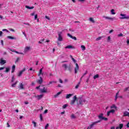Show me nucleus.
<instances>
[{
	"mask_svg": "<svg viewBox=\"0 0 129 129\" xmlns=\"http://www.w3.org/2000/svg\"><path fill=\"white\" fill-rule=\"evenodd\" d=\"M68 37H70L71 39H73V40H75V41H76L77 40V38H76V37L72 36L70 33H68Z\"/></svg>",
	"mask_w": 129,
	"mask_h": 129,
	"instance_id": "6e6552de",
	"label": "nucleus"
},
{
	"mask_svg": "<svg viewBox=\"0 0 129 129\" xmlns=\"http://www.w3.org/2000/svg\"><path fill=\"white\" fill-rule=\"evenodd\" d=\"M10 51H11V52H14V53H16L17 51L15 50V49H9Z\"/></svg>",
	"mask_w": 129,
	"mask_h": 129,
	"instance_id": "49530a36",
	"label": "nucleus"
},
{
	"mask_svg": "<svg viewBox=\"0 0 129 129\" xmlns=\"http://www.w3.org/2000/svg\"><path fill=\"white\" fill-rule=\"evenodd\" d=\"M16 53H17V54H20V55H24V53H23V52H19V51H16Z\"/></svg>",
	"mask_w": 129,
	"mask_h": 129,
	"instance_id": "79ce46f5",
	"label": "nucleus"
},
{
	"mask_svg": "<svg viewBox=\"0 0 129 129\" xmlns=\"http://www.w3.org/2000/svg\"><path fill=\"white\" fill-rule=\"evenodd\" d=\"M15 70H16V66L13 65L12 68V73H14V72H15Z\"/></svg>",
	"mask_w": 129,
	"mask_h": 129,
	"instance_id": "aec40b11",
	"label": "nucleus"
},
{
	"mask_svg": "<svg viewBox=\"0 0 129 129\" xmlns=\"http://www.w3.org/2000/svg\"><path fill=\"white\" fill-rule=\"evenodd\" d=\"M122 36H123L122 33H120V34L118 35V37H122Z\"/></svg>",
	"mask_w": 129,
	"mask_h": 129,
	"instance_id": "603ef678",
	"label": "nucleus"
},
{
	"mask_svg": "<svg viewBox=\"0 0 129 129\" xmlns=\"http://www.w3.org/2000/svg\"><path fill=\"white\" fill-rule=\"evenodd\" d=\"M45 41V39H43L40 40V41H38L39 44H42V42H44Z\"/></svg>",
	"mask_w": 129,
	"mask_h": 129,
	"instance_id": "4c0bfd02",
	"label": "nucleus"
},
{
	"mask_svg": "<svg viewBox=\"0 0 129 129\" xmlns=\"http://www.w3.org/2000/svg\"><path fill=\"white\" fill-rule=\"evenodd\" d=\"M62 67L64 68L65 70H67V64H64L62 65Z\"/></svg>",
	"mask_w": 129,
	"mask_h": 129,
	"instance_id": "72a5a7b5",
	"label": "nucleus"
},
{
	"mask_svg": "<svg viewBox=\"0 0 129 129\" xmlns=\"http://www.w3.org/2000/svg\"><path fill=\"white\" fill-rule=\"evenodd\" d=\"M76 99H77V97L75 95L74 96L73 100L71 101V104H74L76 101Z\"/></svg>",
	"mask_w": 129,
	"mask_h": 129,
	"instance_id": "0eeeda50",
	"label": "nucleus"
},
{
	"mask_svg": "<svg viewBox=\"0 0 129 129\" xmlns=\"http://www.w3.org/2000/svg\"><path fill=\"white\" fill-rule=\"evenodd\" d=\"M52 83H57V81H51L47 84V85H50V84H52Z\"/></svg>",
	"mask_w": 129,
	"mask_h": 129,
	"instance_id": "2f4dec72",
	"label": "nucleus"
},
{
	"mask_svg": "<svg viewBox=\"0 0 129 129\" xmlns=\"http://www.w3.org/2000/svg\"><path fill=\"white\" fill-rule=\"evenodd\" d=\"M7 38L8 39H10L11 40H16V37H14L13 36H8Z\"/></svg>",
	"mask_w": 129,
	"mask_h": 129,
	"instance_id": "cd10ccee",
	"label": "nucleus"
},
{
	"mask_svg": "<svg viewBox=\"0 0 129 129\" xmlns=\"http://www.w3.org/2000/svg\"><path fill=\"white\" fill-rule=\"evenodd\" d=\"M89 21V22H91V23H93V24H94V23H95V21H94V19L92 17L90 18Z\"/></svg>",
	"mask_w": 129,
	"mask_h": 129,
	"instance_id": "2eb2a0df",
	"label": "nucleus"
},
{
	"mask_svg": "<svg viewBox=\"0 0 129 129\" xmlns=\"http://www.w3.org/2000/svg\"><path fill=\"white\" fill-rule=\"evenodd\" d=\"M5 68V67H2V68H0V71L1 70H4V69Z\"/></svg>",
	"mask_w": 129,
	"mask_h": 129,
	"instance_id": "338daca9",
	"label": "nucleus"
},
{
	"mask_svg": "<svg viewBox=\"0 0 129 129\" xmlns=\"http://www.w3.org/2000/svg\"><path fill=\"white\" fill-rule=\"evenodd\" d=\"M3 36V31H0V37H2Z\"/></svg>",
	"mask_w": 129,
	"mask_h": 129,
	"instance_id": "0e129e2a",
	"label": "nucleus"
},
{
	"mask_svg": "<svg viewBox=\"0 0 129 129\" xmlns=\"http://www.w3.org/2000/svg\"><path fill=\"white\" fill-rule=\"evenodd\" d=\"M59 83H63V81H62L61 79H59Z\"/></svg>",
	"mask_w": 129,
	"mask_h": 129,
	"instance_id": "13d9d810",
	"label": "nucleus"
},
{
	"mask_svg": "<svg viewBox=\"0 0 129 129\" xmlns=\"http://www.w3.org/2000/svg\"><path fill=\"white\" fill-rule=\"evenodd\" d=\"M47 112H48V110H47V109H46V110H44L43 113H44V114H46V113H47Z\"/></svg>",
	"mask_w": 129,
	"mask_h": 129,
	"instance_id": "8fccbe9b",
	"label": "nucleus"
},
{
	"mask_svg": "<svg viewBox=\"0 0 129 129\" xmlns=\"http://www.w3.org/2000/svg\"><path fill=\"white\" fill-rule=\"evenodd\" d=\"M115 112V110L114 109H111L110 110L107 112V116H109L110 113H114Z\"/></svg>",
	"mask_w": 129,
	"mask_h": 129,
	"instance_id": "39448f33",
	"label": "nucleus"
},
{
	"mask_svg": "<svg viewBox=\"0 0 129 129\" xmlns=\"http://www.w3.org/2000/svg\"><path fill=\"white\" fill-rule=\"evenodd\" d=\"M112 32H113V29L111 30L109 32V34H111V33H112Z\"/></svg>",
	"mask_w": 129,
	"mask_h": 129,
	"instance_id": "69168bd1",
	"label": "nucleus"
},
{
	"mask_svg": "<svg viewBox=\"0 0 129 129\" xmlns=\"http://www.w3.org/2000/svg\"><path fill=\"white\" fill-rule=\"evenodd\" d=\"M25 8H26V9H28V10H33V9H34V6L29 7L28 6H26Z\"/></svg>",
	"mask_w": 129,
	"mask_h": 129,
	"instance_id": "412c9836",
	"label": "nucleus"
},
{
	"mask_svg": "<svg viewBox=\"0 0 129 129\" xmlns=\"http://www.w3.org/2000/svg\"><path fill=\"white\" fill-rule=\"evenodd\" d=\"M124 116H129V112L127 111H125L123 112Z\"/></svg>",
	"mask_w": 129,
	"mask_h": 129,
	"instance_id": "5701e85b",
	"label": "nucleus"
},
{
	"mask_svg": "<svg viewBox=\"0 0 129 129\" xmlns=\"http://www.w3.org/2000/svg\"><path fill=\"white\" fill-rule=\"evenodd\" d=\"M6 63H7L6 60H4L3 58L0 59V64H1V65H4V64H6Z\"/></svg>",
	"mask_w": 129,
	"mask_h": 129,
	"instance_id": "9b49d317",
	"label": "nucleus"
},
{
	"mask_svg": "<svg viewBox=\"0 0 129 129\" xmlns=\"http://www.w3.org/2000/svg\"><path fill=\"white\" fill-rule=\"evenodd\" d=\"M120 16L122 17H120V20H123L124 19H126V20H127L128 19H129V15L126 16V15L121 14Z\"/></svg>",
	"mask_w": 129,
	"mask_h": 129,
	"instance_id": "20e7f679",
	"label": "nucleus"
},
{
	"mask_svg": "<svg viewBox=\"0 0 129 129\" xmlns=\"http://www.w3.org/2000/svg\"><path fill=\"white\" fill-rule=\"evenodd\" d=\"M98 77H99V76L97 74L94 76V79H96V78H98Z\"/></svg>",
	"mask_w": 129,
	"mask_h": 129,
	"instance_id": "58836bf2",
	"label": "nucleus"
},
{
	"mask_svg": "<svg viewBox=\"0 0 129 129\" xmlns=\"http://www.w3.org/2000/svg\"><path fill=\"white\" fill-rule=\"evenodd\" d=\"M10 67H7L6 68V71H5V72H6V73H8V72H9L10 71Z\"/></svg>",
	"mask_w": 129,
	"mask_h": 129,
	"instance_id": "c85d7f7f",
	"label": "nucleus"
},
{
	"mask_svg": "<svg viewBox=\"0 0 129 129\" xmlns=\"http://www.w3.org/2000/svg\"><path fill=\"white\" fill-rule=\"evenodd\" d=\"M126 127H127V128H129V122H128V123H127V124L126 125Z\"/></svg>",
	"mask_w": 129,
	"mask_h": 129,
	"instance_id": "052dcab7",
	"label": "nucleus"
},
{
	"mask_svg": "<svg viewBox=\"0 0 129 129\" xmlns=\"http://www.w3.org/2000/svg\"><path fill=\"white\" fill-rule=\"evenodd\" d=\"M80 84V82L79 83V84H78L76 86V87H75L76 89H77V88H78V87H79Z\"/></svg>",
	"mask_w": 129,
	"mask_h": 129,
	"instance_id": "de8ad7c7",
	"label": "nucleus"
},
{
	"mask_svg": "<svg viewBox=\"0 0 129 129\" xmlns=\"http://www.w3.org/2000/svg\"><path fill=\"white\" fill-rule=\"evenodd\" d=\"M110 108H111V109L114 108V109H117V107H116V106H115V105L113 104L110 106Z\"/></svg>",
	"mask_w": 129,
	"mask_h": 129,
	"instance_id": "b1692460",
	"label": "nucleus"
},
{
	"mask_svg": "<svg viewBox=\"0 0 129 129\" xmlns=\"http://www.w3.org/2000/svg\"><path fill=\"white\" fill-rule=\"evenodd\" d=\"M71 118H72V119H74L76 118V116H75V115H74V114H72L71 115Z\"/></svg>",
	"mask_w": 129,
	"mask_h": 129,
	"instance_id": "bb28decb",
	"label": "nucleus"
},
{
	"mask_svg": "<svg viewBox=\"0 0 129 129\" xmlns=\"http://www.w3.org/2000/svg\"><path fill=\"white\" fill-rule=\"evenodd\" d=\"M44 74L43 73V68H41L40 71L38 74V76H40V75H43Z\"/></svg>",
	"mask_w": 129,
	"mask_h": 129,
	"instance_id": "dca6fc26",
	"label": "nucleus"
},
{
	"mask_svg": "<svg viewBox=\"0 0 129 129\" xmlns=\"http://www.w3.org/2000/svg\"><path fill=\"white\" fill-rule=\"evenodd\" d=\"M61 93V92H58L56 94H55L54 96L55 97V98H56V97H58V96H59V95H60V94Z\"/></svg>",
	"mask_w": 129,
	"mask_h": 129,
	"instance_id": "a878e982",
	"label": "nucleus"
},
{
	"mask_svg": "<svg viewBox=\"0 0 129 129\" xmlns=\"http://www.w3.org/2000/svg\"><path fill=\"white\" fill-rule=\"evenodd\" d=\"M48 127H49V124H48V123H47L46 125V126H45V129H47V128Z\"/></svg>",
	"mask_w": 129,
	"mask_h": 129,
	"instance_id": "6e6d98bb",
	"label": "nucleus"
},
{
	"mask_svg": "<svg viewBox=\"0 0 129 129\" xmlns=\"http://www.w3.org/2000/svg\"><path fill=\"white\" fill-rule=\"evenodd\" d=\"M20 89H24V85L22 83L20 84Z\"/></svg>",
	"mask_w": 129,
	"mask_h": 129,
	"instance_id": "7c9ffc66",
	"label": "nucleus"
},
{
	"mask_svg": "<svg viewBox=\"0 0 129 129\" xmlns=\"http://www.w3.org/2000/svg\"><path fill=\"white\" fill-rule=\"evenodd\" d=\"M103 114L101 113L98 115V118H99V119H103Z\"/></svg>",
	"mask_w": 129,
	"mask_h": 129,
	"instance_id": "a211bd4d",
	"label": "nucleus"
},
{
	"mask_svg": "<svg viewBox=\"0 0 129 129\" xmlns=\"http://www.w3.org/2000/svg\"><path fill=\"white\" fill-rule=\"evenodd\" d=\"M118 93H119V92L116 93L115 100H116L117 99V96L118 95Z\"/></svg>",
	"mask_w": 129,
	"mask_h": 129,
	"instance_id": "a19ab883",
	"label": "nucleus"
},
{
	"mask_svg": "<svg viewBox=\"0 0 129 129\" xmlns=\"http://www.w3.org/2000/svg\"><path fill=\"white\" fill-rule=\"evenodd\" d=\"M32 123L34 124V127H36V126H37V123H36V122L33 121Z\"/></svg>",
	"mask_w": 129,
	"mask_h": 129,
	"instance_id": "e433bc0d",
	"label": "nucleus"
},
{
	"mask_svg": "<svg viewBox=\"0 0 129 129\" xmlns=\"http://www.w3.org/2000/svg\"><path fill=\"white\" fill-rule=\"evenodd\" d=\"M43 96H44V95L41 94V95H38L37 96H36V98L37 99H41V98H43Z\"/></svg>",
	"mask_w": 129,
	"mask_h": 129,
	"instance_id": "f8f14e48",
	"label": "nucleus"
},
{
	"mask_svg": "<svg viewBox=\"0 0 129 129\" xmlns=\"http://www.w3.org/2000/svg\"><path fill=\"white\" fill-rule=\"evenodd\" d=\"M98 122H100V120H98V121L93 122L92 124H90L89 126L85 128V129H92V127H93L94 125H95V124H96L97 123H98Z\"/></svg>",
	"mask_w": 129,
	"mask_h": 129,
	"instance_id": "7ed1b4c3",
	"label": "nucleus"
},
{
	"mask_svg": "<svg viewBox=\"0 0 129 129\" xmlns=\"http://www.w3.org/2000/svg\"><path fill=\"white\" fill-rule=\"evenodd\" d=\"M123 127V124H119V128L121 129Z\"/></svg>",
	"mask_w": 129,
	"mask_h": 129,
	"instance_id": "f704fd0d",
	"label": "nucleus"
},
{
	"mask_svg": "<svg viewBox=\"0 0 129 129\" xmlns=\"http://www.w3.org/2000/svg\"><path fill=\"white\" fill-rule=\"evenodd\" d=\"M25 71H26V69H23V70L21 71L20 72H19L18 76H19V77L22 76V74H23V72H25Z\"/></svg>",
	"mask_w": 129,
	"mask_h": 129,
	"instance_id": "1a4fd4ad",
	"label": "nucleus"
},
{
	"mask_svg": "<svg viewBox=\"0 0 129 129\" xmlns=\"http://www.w3.org/2000/svg\"><path fill=\"white\" fill-rule=\"evenodd\" d=\"M38 19V15H35L34 16V20H37Z\"/></svg>",
	"mask_w": 129,
	"mask_h": 129,
	"instance_id": "09e8293b",
	"label": "nucleus"
},
{
	"mask_svg": "<svg viewBox=\"0 0 129 129\" xmlns=\"http://www.w3.org/2000/svg\"><path fill=\"white\" fill-rule=\"evenodd\" d=\"M45 19H47V20H50V18H49L48 16H45Z\"/></svg>",
	"mask_w": 129,
	"mask_h": 129,
	"instance_id": "680f3d73",
	"label": "nucleus"
},
{
	"mask_svg": "<svg viewBox=\"0 0 129 129\" xmlns=\"http://www.w3.org/2000/svg\"><path fill=\"white\" fill-rule=\"evenodd\" d=\"M74 48L72 45H67L65 48L66 49H73Z\"/></svg>",
	"mask_w": 129,
	"mask_h": 129,
	"instance_id": "4be33fe9",
	"label": "nucleus"
},
{
	"mask_svg": "<svg viewBox=\"0 0 129 129\" xmlns=\"http://www.w3.org/2000/svg\"><path fill=\"white\" fill-rule=\"evenodd\" d=\"M12 82H14L15 81V78L14 76L12 77Z\"/></svg>",
	"mask_w": 129,
	"mask_h": 129,
	"instance_id": "3c124183",
	"label": "nucleus"
},
{
	"mask_svg": "<svg viewBox=\"0 0 129 129\" xmlns=\"http://www.w3.org/2000/svg\"><path fill=\"white\" fill-rule=\"evenodd\" d=\"M17 83H18V82H16L15 83L13 84L12 85V87H15V86H16V85H17Z\"/></svg>",
	"mask_w": 129,
	"mask_h": 129,
	"instance_id": "c03bdc74",
	"label": "nucleus"
},
{
	"mask_svg": "<svg viewBox=\"0 0 129 129\" xmlns=\"http://www.w3.org/2000/svg\"><path fill=\"white\" fill-rule=\"evenodd\" d=\"M72 59L73 60V61L74 63H76V60H75V59H74V58L72 57Z\"/></svg>",
	"mask_w": 129,
	"mask_h": 129,
	"instance_id": "864d4df0",
	"label": "nucleus"
},
{
	"mask_svg": "<svg viewBox=\"0 0 129 129\" xmlns=\"http://www.w3.org/2000/svg\"><path fill=\"white\" fill-rule=\"evenodd\" d=\"M57 40L59 42H62V41H63V32L62 31L58 32Z\"/></svg>",
	"mask_w": 129,
	"mask_h": 129,
	"instance_id": "f257e3e1",
	"label": "nucleus"
},
{
	"mask_svg": "<svg viewBox=\"0 0 129 129\" xmlns=\"http://www.w3.org/2000/svg\"><path fill=\"white\" fill-rule=\"evenodd\" d=\"M81 48L82 50V51H85L86 47H85V46L84 45H81Z\"/></svg>",
	"mask_w": 129,
	"mask_h": 129,
	"instance_id": "393cba45",
	"label": "nucleus"
},
{
	"mask_svg": "<svg viewBox=\"0 0 129 129\" xmlns=\"http://www.w3.org/2000/svg\"><path fill=\"white\" fill-rule=\"evenodd\" d=\"M79 70V66H78V63H76V67L75 68V74H77V72Z\"/></svg>",
	"mask_w": 129,
	"mask_h": 129,
	"instance_id": "423d86ee",
	"label": "nucleus"
},
{
	"mask_svg": "<svg viewBox=\"0 0 129 129\" xmlns=\"http://www.w3.org/2000/svg\"><path fill=\"white\" fill-rule=\"evenodd\" d=\"M37 83L39 84H42V83H43V78L40 77V79L37 80Z\"/></svg>",
	"mask_w": 129,
	"mask_h": 129,
	"instance_id": "ddd939ff",
	"label": "nucleus"
},
{
	"mask_svg": "<svg viewBox=\"0 0 129 129\" xmlns=\"http://www.w3.org/2000/svg\"><path fill=\"white\" fill-rule=\"evenodd\" d=\"M128 87H127V88H125L124 89V91H127V90H128Z\"/></svg>",
	"mask_w": 129,
	"mask_h": 129,
	"instance_id": "5fc2aeb1",
	"label": "nucleus"
},
{
	"mask_svg": "<svg viewBox=\"0 0 129 129\" xmlns=\"http://www.w3.org/2000/svg\"><path fill=\"white\" fill-rule=\"evenodd\" d=\"M78 100H79V103L80 104H83V100L82 99V98H79L78 99Z\"/></svg>",
	"mask_w": 129,
	"mask_h": 129,
	"instance_id": "f3484780",
	"label": "nucleus"
},
{
	"mask_svg": "<svg viewBox=\"0 0 129 129\" xmlns=\"http://www.w3.org/2000/svg\"><path fill=\"white\" fill-rule=\"evenodd\" d=\"M19 61H20V57H17V58H16V61H15V63H18V62Z\"/></svg>",
	"mask_w": 129,
	"mask_h": 129,
	"instance_id": "a18cd8bd",
	"label": "nucleus"
},
{
	"mask_svg": "<svg viewBox=\"0 0 129 129\" xmlns=\"http://www.w3.org/2000/svg\"><path fill=\"white\" fill-rule=\"evenodd\" d=\"M111 129H115V127L112 126V127H111Z\"/></svg>",
	"mask_w": 129,
	"mask_h": 129,
	"instance_id": "774afa93",
	"label": "nucleus"
},
{
	"mask_svg": "<svg viewBox=\"0 0 129 129\" xmlns=\"http://www.w3.org/2000/svg\"><path fill=\"white\" fill-rule=\"evenodd\" d=\"M73 96V94H67L66 95V98L67 99H68V98H70L71 97V96Z\"/></svg>",
	"mask_w": 129,
	"mask_h": 129,
	"instance_id": "6ab92c4d",
	"label": "nucleus"
},
{
	"mask_svg": "<svg viewBox=\"0 0 129 129\" xmlns=\"http://www.w3.org/2000/svg\"><path fill=\"white\" fill-rule=\"evenodd\" d=\"M102 38H103V37L100 36L96 38V41H99V40H101V39H102Z\"/></svg>",
	"mask_w": 129,
	"mask_h": 129,
	"instance_id": "c756f323",
	"label": "nucleus"
},
{
	"mask_svg": "<svg viewBox=\"0 0 129 129\" xmlns=\"http://www.w3.org/2000/svg\"><path fill=\"white\" fill-rule=\"evenodd\" d=\"M68 106V104H64L62 106V108L63 109H65V108H66V107H67Z\"/></svg>",
	"mask_w": 129,
	"mask_h": 129,
	"instance_id": "c9c22d12",
	"label": "nucleus"
},
{
	"mask_svg": "<svg viewBox=\"0 0 129 129\" xmlns=\"http://www.w3.org/2000/svg\"><path fill=\"white\" fill-rule=\"evenodd\" d=\"M31 49L30 46H26L24 49V53H27V52H29Z\"/></svg>",
	"mask_w": 129,
	"mask_h": 129,
	"instance_id": "9d476101",
	"label": "nucleus"
},
{
	"mask_svg": "<svg viewBox=\"0 0 129 129\" xmlns=\"http://www.w3.org/2000/svg\"><path fill=\"white\" fill-rule=\"evenodd\" d=\"M3 32H6L7 33H9V30H8L7 29H4L2 30Z\"/></svg>",
	"mask_w": 129,
	"mask_h": 129,
	"instance_id": "37998d69",
	"label": "nucleus"
},
{
	"mask_svg": "<svg viewBox=\"0 0 129 129\" xmlns=\"http://www.w3.org/2000/svg\"><path fill=\"white\" fill-rule=\"evenodd\" d=\"M111 15H115V12H114V9L111 10Z\"/></svg>",
	"mask_w": 129,
	"mask_h": 129,
	"instance_id": "473e14b6",
	"label": "nucleus"
},
{
	"mask_svg": "<svg viewBox=\"0 0 129 129\" xmlns=\"http://www.w3.org/2000/svg\"><path fill=\"white\" fill-rule=\"evenodd\" d=\"M103 18L106 19V20H110L111 21H113L114 18H111L108 17L104 16Z\"/></svg>",
	"mask_w": 129,
	"mask_h": 129,
	"instance_id": "4468645a",
	"label": "nucleus"
},
{
	"mask_svg": "<svg viewBox=\"0 0 129 129\" xmlns=\"http://www.w3.org/2000/svg\"><path fill=\"white\" fill-rule=\"evenodd\" d=\"M40 119L41 121H42V120H43V115H42V114H40Z\"/></svg>",
	"mask_w": 129,
	"mask_h": 129,
	"instance_id": "ea45409f",
	"label": "nucleus"
},
{
	"mask_svg": "<svg viewBox=\"0 0 129 129\" xmlns=\"http://www.w3.org/2000/svg\"><path fill=\"white\" fill-rule=\"evenodd\" d=\"M110 40V36H108L107 39L108 42H109Z\"/></svg>",
	"mask_w": 129,
	"mask_h": 129,
	"instance_id": "e2e57ef3",
	"label": "nucleus"
},
{
	"mask_svg": "<svg viewBox=\"0 0 129 129\" xmlns=\"http://www.w3.org/2000/svg\"><path fill=\"white\" fill-rule=\"evenodd\" d=\"M103 119L104 120H105V121H106V120H108V118H105V117H104V118H103Z\"/></svg>",
	"mask_w": 129,
	"mask_h": 129,
	"instance_id": "bf43d9fd",
	"label": "nucleus"
},
{
	"mask_svg": "<svg viewBox=\"0 0 129 129\" xmlns=\"http://www.w3.org/2000/svg\"><path fill=\"white\" fill-rule=\"evenodd\" d=\"M30 16H31V17H34V16H35V12L31 13L30 14Z\"/></svg>",
	"mask_w": 129,
	"mask_h": 129,
	"instance_id": "4d7b16f0",
	"label": "nucleus"
},
{
	"mask_svg": "<svg viewBox=\"0 0 129 129\" xmlns=\"http://www.w3.org/2000/svg\"><path fill=\"white\" fill-rule=\"evenodd\" d=\"M40 91L41 93H47L48 92V89L44 86H41L40 88Z\"/></svg>",
	"mask_w": 129,
	"mask_h": 129,
	"instance_id": "f03ea898",
	"label": "nucleus"
}]
</instances>
